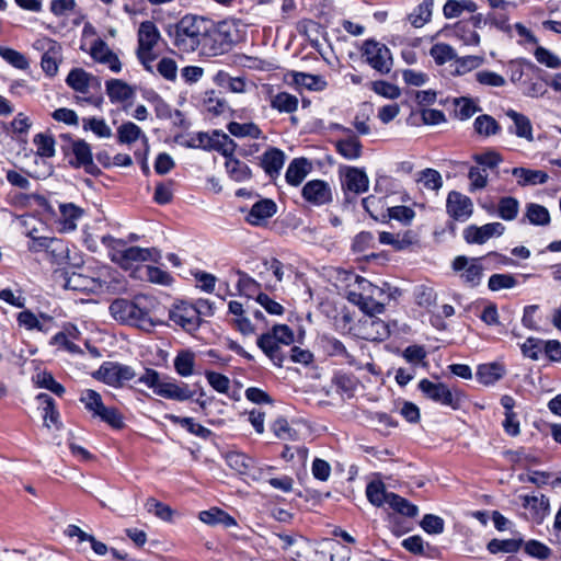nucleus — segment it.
Listing matches in <instances>:
<instances>
[{"label": "nucleus", "mask_w": 561, "mask_h": 561, "mask_svg": "<svg viewBox=\"0 0 561 561\" xmlns=\"http://www.w3.org/2000/svg\"><path fill=\"white\" fill-rule=\"evenodd\" d=\"M209 26L208 19L193 14L184 15L174 26V46L184 53L199 51Z\"/></svg>", "instance_id": "obj_1"}, {"label": "nucleus", "mask_w": 561, "mask_h": 561, "mask_svg": "<svg viewBox=\"0 0 561 561\" xmlns=\"http://www.w3.org/2000/svg\"><path fill=\"white\" fill-rule=\"evenodd\" d=\"M239 31L234 23L222 21L215 24L210 21L199 49L203 56H219L229 51L239 41Z\"/></svg>", "instance_id": "obj_2"}, {"label": "nucleus", "mask_w": 561, "mask_h": 561, "mask_svg": "<svg viewBox=\"0 0 561 561\" xmlns=\"http://www.w3.org/2000/svg\"><path fill=\"white\" fill-rule=\"evenodd\" d=\"M146 298L137 297L134 301L115 299L110 306L111 316L118 322L136 325L142 330H150L156 325L144 305Z\"/></svg>", "instance_id": "obj_3"}, {"label": "nucleus", "mask_w": 561, "mask_h": 561, "mask_svg": "<svg viewBox=\"0 0 561 561\" xmlns=\"http://www.w3.org/2000/svg\"><path fill=\"white\" fill-rule=\"evenodd\" d=\"M61 139V151L71 165L83 168L87 173L92 175L101 173L92 160L90 146L84 140H75L69 135H62Z\"/></svg>", "instance_id": "obj_4"}, {"label": "nucleus", "mask_w": 561, "mask_h": 561, "mask_svg": "<svg viewBox=\"0 0 561 561\" xmlns=\"http://www.w3.org/2000/svg\"><path fill=\"white\" fill-rule=\"evenodd\" d=\"M160 39V32L151 21H145L138 28L137 57L146 70L152 72L151 62L157 58L154 46Z\"/></svg>", "instance_id": "obj_5"}, {"label": "nucleus", "mask_w": 561, "mask_h": 561, "mask_svg": "<svg viewBox=\"0 0 561 561\" xmlns=\"http://www.w3.org/2000/svg\"><path fill=\"white\" fill-rule=\"evenodd\" d=\"M107 255L124 270H129L135 263L145 262L150 251L140 247H126L123 242L107 237Z\"/></svg>", "instance_id": "obj_6"}, {"label": "nucleus", "mask_w": 561, "mask_h": 561, "mask_svg": "<svg viewBox=\"0 0 561 561\" xmlns=\"http://www.w3.org/2000/svg\"><path fill=\"white\" fill-rule=\"evenodd\" d=\"M420 391L430 400L442 405L457 410L461 403V396L458 391H453L443 382H433L428 379H422L419 382Z\"/></svg>", "instance_id": "obj_7"}, {"label": "nucleus", "mask_w": 561, "mask_h": 561, "mask_svg": "<svg viewBox=\"0 0 561 561\" xmlns=\"http://www.w3.org/2000/svg\"><path fill=\"white\" fill-rule=\"evenodd\" d=\"M202 313L206 312L201 309H195V307L187 301H179L170 309L169 319L186 332H193L201 325Z\"/></svg>", "instance_id": "obj_8"}, {"label": "nucleus", "mask_w": 561, "mask_h": 561, "mask_svg": "<svg viewBox=\"0 0 561 561\" xmlns=\"http://www.w3.org/2000/svg\"><path fill=\"white\" fill-rule=\"evenodd\" d=\"M363 56L368 65L381 75L390 72L392 56L390 49L376 41H366L363 47Z\"/></svg>", "instance_id": "obj_9"}, {"label": "nucleus", "mask_w": 561, "mask_h": 561, "mask_svg": "<svg viewBox=\"0 0 561 561\" xmlns=\"http://www.w3.org/2000/svg\"><path fill=\"white\" fill-rule=\"evenodd\" d=\"M357 282L362 285V289L368 293L367 296L360 294L357 296V305L359 308L369 316L380 314L385 310L383 302L376 300L383 295V290L374 286L370 282L357 277Z\"/></svg>", "instance_id": "obj_10"}, {"label": "nucleus", "mask_w": 561, "mask_h": 561, "mask_svg": "<svg viewBox=\"0 0 561 561\" xmlns=\"http://www.w3.org/2000/svg\"><path fill=\"white\" fill-rule=\"evenodd\" d=\"M80 48L99 62H105V43L98 36L95 27L85 23L82 30Z\"/></svg>", "instance_id": "obj_11"}, {"label": "nucleus", "mask_w": 561, "mask_h": 561, "mask_svg": "<svg viewBox=\"0 0 561 561\" xmlns=\"http://www.w3.org/2000/svg\"><path fill=\"white\" fill-rule=\"evenodd\" d=\"M446 209L455 220L465 221L472 215L473 204L467 195L451 191L447 196Z\"/></svg>", "instance_id": "obj_12"}, {"label": "nucleus", "mask_w": 561, "mask_h": 561, "mask_svg": "<svg viewBox=\"0 0 561 561\" xmlns=\"http://www.w3.org/2000/svg\"><path fill=\"white\" fill-rule=\"evenodd\" d=\"M505 227L501 222H490L481 227L469 226L463 231V237L468 243L483 244L492 237H500L504 233Z\"/></svg>", "instance_id": "obj_13"}, {"label": "nucleus", "mask_w": 561, "mask_h": 561, "mask_svg": "<svg viewBox=\"0 0 561 561\" xmlns=\"http://www.w3.org/2000/svg\"><path fill=\"white\" fill-rule=\"evenodd\" d=\"M66 83L75 91L83 94L101 88V80L81 68L72 69L66 78Z\"/></svg>", "instance_id": "obj_14"}, {"label": "nucleus", "mask_w": 561, "mask_h": 561, "mask_svg": "<svg viewBox=\"0 0 561 561\" xmlns=\"http://www.w3.org/2000/svg\"><path fill=\"white\" fill-rule=\"evenodd\" d=\"M302 196L307 202L321 206L332 201V191L325 181L312 180L302 187Z\"/></svg>", "instance_id": "obj_15"}, {"label": "nucleus", "mask_w": 561, "mask_h": 561, "mask_svg": "<svg viewBox=\"0 0 561 561\" xmlns=\"http://www.w3.org/2000/svg\"><path fill=\"white\" fill-rule=\"evenodd\" d=\"M453 268L457 272L463 271L460 277L469 286L474 287L480 284L482 266L478 263L477 259H472L471 262H469L468 257L459 255L454 260Z\"/></svg>", "instance_id": "obj_16"}, {"label": "nucleus", "mask_w": 561, "mask_h": 561, "mask_svg": "<svg viewBox=\"0 0 561 561\" xmlns=\"http://www.w3.org/2000/svg\"><path fill=\"white\" fill-rule=\"evenodd\" d=\"M156 394L170 400L186 401L194 396V392L187 385H179L170 377L163 376Z\"/></svg>", "instance_id": "obj_17"}, {"label": "nucleus", "mask_w": 561, "mask_h": 561, "mask_svg": "<svg viewBox=\"0 0 561 561\" xmlns=\"http://www.w3.org/2000/svg\"><path fill=\"white\" fill-rule=\"evenodd\" d=\"M505 114L513 122V125L508 127V131L518 138H523L531 142L534 140V131L530 119L526 115L512 108L507 110Z\"/></svg>", "instance_id": "obj_18"}, {"label": "nucleus", "mask_w": 561, "mask_h": 561, "mask_svg": "<svg viewBox=\"0 0 561 561\" xmlns=\"http://www.w3.org/2000/svg\"><path fill=\"white\" fill-rule=\"evenodd\" d=\"M135 376L133 367L117 362H107V386L122 388Z\"/></svg>", "instance_id": "obj_19"}, {"label": "nucleus", "mask_w": 561, "mask_h": 561, "mask_svg": "<svg viewBox=\"0 0 561 561\" xmlns=\"http://www.w3.org/2000/svg\"><path fill=\"white\" fill-rule=\"evenodd\" d=\"M226 462L229 468L237 473L252 479L256 478L254 461L248 455L239 451H230L226 455Z\"/></svg>", "instance_id": "obj_20"}, {"label": "nucleus", "mask_w": 561, "mask_h": 561, "mask_svg": "<svg viewBox=\"0 0 561 561\" xmlns=\"http://www.w3.org/2000/svg\"><path fill=\"white\" fill-rule=\"evenodd\" d=\"M505 373L506 369L503 364L493 362L479 365L476 373V377L479 382L485 386H491L494 385L500 379H502Z\"/></svg>", "instance_id": "obj_21"}, {"label": "nucleus", "mask_w": 561, "mask_h": 561, "mask_svg": "<svg viewBox=\"0 0 561 561\" xmlns=\"http://www.w3.org/2000/svg\"><path fill=\"white\" fill-rule=\"evenodd\" d=\"M368 176L363 170L354 167H348L346 169L343 185L348 191L360 194L368 190Z\"/></svg>", "instance_id": "obj_22"}, {"label": "nucleus", "mask_w": 561, "mask_h": 561, "mask_svg": "<svg viewBox=\"0 0 561 561\" xmlns=\"http://www.w3.org/2000/svg\"><path fill=\"white\" fill-rule=\"evenodd\" d=\"M478 4L473 0H447L443 5V15L451 20L460 18L463 13H474Z\"/></svg>", "instance_id": "obj_23"}, {"label": "nucleus", "mask_w": 561, "mask_h": 561, "mask_svg": "<svg viewBox=\"0 0 561 561\" xmlns=\"http://www.w3.org/2000/svg\"><path fill=\"white\" fill-rule=\"evenodd\" d=\"M285 154L277 148L265 151L262 156V168L271 176H277L284 165Z\"/></svg>", "instance_id": "obj_24"}, {"label": "nucleus", "mask_w": 561, "mask_h": 561, "mask_svg": "<svg viewBox=\"0 0 561 561\" xmlns=\"http://www.w3.org/2000/svg\"><path fill=\"white\" fill-rule=\"evenodd\" d=\"M276 213V205L271 199H263L255 203L247 219L251 225H260L261 221L272 217Z\"/></svg>", "instance_id": "obj_25"}, {"label": "nucleus", "mask_w": 561, "mask_h": 561, "mask_svg": "<svg viewBox=\"0 0 561 561\" xmlns=\"http://www.w3.org/2000/svg\"><path fill=\"white\" fill-rule=\"evenodd\" d=\"M199 519L204 524L210 526L222 525L225 528H230L237 525V522L233 517L217 507H213L208 511H202L199 513Z\"/></svg>", "instance_id": "obj_26"}, {"label": "nucleus", "mask_w": 561, "mask_h": 561, "mask_svg": "<svg viewBox=\"0 0 561 561\" xmlns=\"http://www.w3.org/2000/svg\"><path fill=\"white\" fill-rule=\"evenodd\" d=\"M512 174L517 178V183L520 186L543 184L549 178L543 171L526 168H514Z\"/></svg>", "instance_id": "obj_27"}, {"label": "nucleus", "mask_w": 561, "mask_h": 561, "mask_svg": "<svg viewBox=\"0 0 561 561\" xmlns=\"http://www.w3.org/2000/svg\"><path fill=\"white\" fill-rule=\"evenodd\" d=\"M309 172V162L305 158L294 159L286 171L285 178L288 184L298 186Z\"/></svg>", "instance_id": "obj_28"}, {"label": "nucleus", "mask_w": 561, "mask_h": 561, "mask_svg": "<svg viewBox=\"0 0 561 561\" xmlns=\"http://www.w3.org/2000/svg\"><path fill=\"white\" fill-rule=\"evenodd\" d=\"M107 95L112 102L124 103L134 98L135 90L126 82L114 79L107 81Z\"/></svg>", "instance_id": "obj_29"}, {"label": "nucleus", "mask_w": 561, "mask_h": 561, "mask_svg": "<svg viewBox=\"0 0 561 561\" xmlns=\"http://www.w3.org/2000/svg\"><path fill=\"white\" fill-rule=\"evenodd\" d=\"M434 0H423L414 10L408 15L410 24L416 28L423 27L427 24L433 14Z\"/></svg>", "instance_id": "obj_30"}, {"label": "nucleus", "mask_w": 561, "mask_h": 561, "mask_svg": "<svg viewBox=\"0 0 561 561\" xmlns=\"http://www.w3.org/2000/svg\"><path fill=\"white\" fill-rule=\"evenodd\" d=\"M80 400L84 408L92 413V416H99L102 421H105V405L99 392L87 389L82 391Z\"/></svg>", "instance_id": "obj_31"}, {"label": "nucleus", "mask_w": 561, "mask_h": 561, "mask_svg": "<svg viewBox=\"0 0 561 561\" xmlns=\"http://www.w3.org/2000/svg\"><path fill=\"white\" fill-rule=\"evenodd\" d=\"M140 138L142 139L145 145L148 144V138L146 137L141 128L133 122L123 123L117 128V139L121 144L130 145Z\"/></svg>", "instance_id": "obj_32"}, {"label": "nucleus", "mask_w": 561, "mask_h": 561, "mask_svg": "<svg viewBox=\"0 0 561 561\" xmlns=\"http://www.w3.org/2000/svg\"><path fill=\"white\" fill-rule=\"evenodd\" d=\"M257 346L270 357V359L277 366H282L284 355L280 345L274 340L272 335L262 334L257 339Z\"/></svg>", "instance_id": "obj_33"}, {"label": "nucleus", "mask_w": 561, "mask_h": 561, "mask_svg": "<svg viewBox=\"0 0 561 561\" xmlns=\"http://www.w3.org/2000/svg\"><path fill=\"white\" fill-rule=\"evenodd\" d=\"M525 218L535 226H547L550 224L549 210L539 204L529 203L526 205Z\"/></svg>", "instance_id": "obj_34"}, {"label": "nucleus", "mask_w": 561, "mask_h": 561, "mask_svg": "<svg viewBox=\"0 0 561 561\" xmlns=\"http://www.w3.org/2000/svg\"><path fill=\"white\" fill-rule=\"evenodd\" d=\"M522 538H511V539H492L488 543V550L492 554H496L500 552L503 553H514L517 552L522 545H523Z\"/></svg>", "instance_id": "obj_35"}, {"label": "nucleus", "mask_w": 561, "mask_h": 561, "mask_svg": "<svg viewBox=\"0 0 561 561\" xmlns=\"http://www.w3.org/2000/svg\"><path fill=\"white\" fill-rule=\"evenodd\" d=\"M379 242L396 250H403L413 243V237L409 231L403 234L382 231L379 233Z\"/></svg>", "instance_id": "obj_36"}, {"label": "nucleus", "mask_w": 561, "mask_h": 561, "mask_svg": "<svg viewBox=\"0 0 561 561\" xmlns=\"http://www.w3.org/2000/svg\"><path fill=\"white\" fill-rule=\"evenodd\" d=\"M523 506L535 512L536 516L542 519L549 513V499L545 495L523 496Z\"/></svg>", "instance_id": "obj_37"}, {"label": "nucleus", "mask_w": 561, "mask_h": 561, "mask_svg": "<svg viewBox=\"0 0 561 561\" xmlns=\"http://www.w3.org/2000/svg\"><path fill=\"white\" fill-rule=\"evenodd\" d=\"M37 400L45 404L43 415L45 426L50 427V424H54L58 428L59 412L56 409L54 399L47 393H39Z\"/></svg>", "instance_id": "obj_38"}, {"label": "nucleus", "mask_w": 561, "mask_h": 561, "mask_svg": "<svg viewBox=\"0 0 561 561\" xmlns=\"http://www.w3.org/2000/svg\"><path fill=\"white\" fill-rule=\"evenodd\" d=\"M390 493L386 491L385 484L380 481H373L366 488L367 499L375 506L388 504Z\"/></svg>", "instance_id": "obj_39"}, {"label": "nucleus", "mask_w": 561, "mask_h": 561, "mask_svg": "<svg viewBox=\"0 0 561 561\" xmlns=\"http://www.w3.org/2000/svg\"><path fill=\"white\" fill-rule=\"evenodd\" d=\"M225 165L228 174L233 181L243 182L249 180L251 176V171L247 163L236 158H228Z\"/></svg>", "instance_id": "obj_40"}, {"label": "nucleus", "mask_w": 561, "mask_h": 561, "mask_svg": "<svg viewBox=\"0 0 561 561\" xmlns=\"http://www.w3.org/2000/svg\"><path fill=\"white\" fill-rule=\"evenodd\" d=\"M337 152L348 160L359 158L362 151V145L355 136H351L346 139L339 140L336 142Z\"/></svg>", "instance_id": "obj_41"}, {"label": "nucleus", "mask_w": 561, "mask_h": 561, "mask_svg": "<svg viewBox=\"0 0 561 561\" xmlns=\"http://www.w3.org/2000/svg\"><path fill=\"white\" fill-rule=\"evenodd\" d=\"M388 505L393 511L408 517H415L419 514L416 505L410 503L408 500L396 493H390V496L388 497Z\"/></svg>", "instance_id": "obj_42"}, {"label": "nucleus", "mask_w": 561, "mask_h": 561, "mask_svg": "<svg viewBox=\"0 0 561 561\" xmlns=\"http://www.w3.org/2000/svg\"><path fill=\"white\" fill-rule=\"evenodd\" d=\"M294 82L297 85L307 88L308 90L322 91L327 87V81L321 76L296 72L294 73Z\"/></svg>", "instance_id": "obj_43"}, {"label": "nucleus", "mask_w": 561, "mask_h": 561, "mask_svg": "<svg viewBox=\"0 0 561 561\" xmlns=\"http://www.w3.org/2000/svg\"><path fill=\"white\" fill-rule=\"evenodd\" d=\"M30 250L41 251L46 250L50 251L55 256L56 253L61 255L65 252V247L61 240L55 238L41 237L33 240V244L30 247Z\"/></svg>", "instance_id": "obj_44"}, {"label": "nucleus", "mask_w": 561, "mask_h": 561, "mask_svg": "<svg viewBox=\"0 0 561 561\" xmlns=\"http://www.w3.org/2000/svg\"><path fill=\"white\" fill-rule=\"evenodd\" d=\"M59 209L64 229L70 231L75 230L77 227L76 220L81 217L82 210L72 203L61 204Z\"/></svg>", "instance_id": "obj_45"}, {"label": "nucleus", "mask_w": 561, "mask_h": 561, "mask_svg": "<svg viewBox=\"0 0 561 561\" xmlns=\"http://www.w3.org/2000/svg\"><path fill=\"white\" fill-rule=\"evenodd\" d=\"M474 130L482 136L489 137L496 135L501 127L499 123L490 115L483 114L474 119Z\"/></svg>", "instance_id": "obj_46"}, {"label": "nucleus", "mask_w": 561, "mask_h": 561, "mask_svg": "<svg viewBox=\"0 0 561 561\" xmlns=\"http://www.w3.org/2000/svg\"><path fill=\"white\" fill-rule=\"evenodd\" d=\"M271 106L279 112L293 113L298 107V100L289 93L280 92L272 99Z\"/></svg>", "instance_id": "obj_47"}, {"label": "nucleus", "mask_w": 561, "mask_h": 561, "mask_svg": "<svg viewBox=\"0 0 561 561\" xmlns=\"http://www.w3.org/2000/svg\"><path fill=\"white\" fill-rule=\"evenodd\" d=\"M145 507L149 513L154 514L159 519L164 522H171L175 515V511H173L169 505L153 497L147 500Z\"/></svg>", "instance_id": "obj_48"}, {"label": "nucleus", "mask_w": 561, "mask_h": 561, "mask_svg": "<svg viewBox=\"0 0 561 561\" xmlns=\"http://www.w3.org/2000/svg\"><path fill=\"white\" fill-rule=\"evenodd\" d=\"M61 60V47L44 53L41 59V66L43 71L49 76L54 77L59 67V61Z\"/></svg>", "instance_id": "obj_49"}, {"label": "nucleus", "mask_w": 561, "mask_h": 561, "mask_svg": "<svg viewBox=\"0 0 561 561\" xmlns=\"http://www.w3.org/2000/svg\"><path fill=\"white\" fill-rule=\"evenodd\" d=\"M195 357L192 352L185 351L178 354L174 359V368L182 377L191 376L194 371Z\"/></svg>", "instance_id": "obj_50"}, {"label": "nucleus", "mask_w": 561, "mask_h": 561, "mask_svg": "<svg viewBox=\"0 0 561 561\" xmlns=\"http://www.w3.org/2000/svg\"><path fill=\"white\" fill-rule=\"evenodd\" d=\"M455 35L467 46H478L481 37L477 31L470 28L466 23H457L454 27Z\"/></svg>", "instance_id": "obj_51"}, {"label": "nucleus", "mask_w": 561, "mask_h": 561, "mask_svg": "<svg viewBox=\"0 0 561 561\" xmlns=\"http://www.w3.org/2000/svg\"><path fill=\"white\" fill-rule=\"evenodd\" d=\"M0 57L20 70H25L30 66L27 58L22 53L13 48L0 46Z\"/></svg>", "instance_id": "obj_52"}, {"label": "nucleus", "mask_w": 561, "mask_h": 561, "mask_svg": "<svg viewBox=\"0 0 561 561\" xmlns=\"http://www.w3.org/2000/svg\"><path fill=\"white\" fill-rule=\"evenodd\" d=\"M430 55L436 64L444 65L457 57L455 49L445 43H437L430 49Z\"/></svg>", "instance_id": "obj_53"}, {"label": "nucleus", "mask_w": 561, "mask_h": 561, "mask_svg": "<svg viewBox=\"0 0 561 561\" xmlns=\"http://www.w3.org/2000/svg\"><path fill=\"white\" fill-rule=\"evenodd\" d=\"M519 203L515 197H502L499 202V216L504 220H514L518 215Z\"/></svg>", "instance_id": "obj_54"}, {"label": "nucleus", "mask_w": 561, "mask_h": 561, "mask_svg": "<svg viewBox=\"0 0 561 561\" xmlns=\"http://www.w3.org/2000/svg\"><path fill=\"white\" fill-rule=\"evenodd\" d=\"M228 130L236 137L249 136L251 138L257 139L261 136V129L253 123L240 124L237 122H231L228 125Z\"/></svg>", "instance_id": "obj_55"}, {"label": "nucleus", "mask_w": 561, "mask_h": 561, "mask_svg": "<svg viewBox=\"0 0 561 561\" xmlns=\"http://www.w3.org/2000/svg\"><path fill=\"white\" fill-rule=\"evenodd\" d=\"M417 182L426 190L438 191L443 186V179L438 171L425 169L420 173Z\"/></svg>", "instance_id": "obj_56"}, {"label": "nucleus", "mask_w": 561, "mask_h": 561, "mask_svg": "<svg viewBox=\"0 0 561 561\" xmlns=\"http://www.w3.org/2000/svg\"><path fill=\"white\" fill-rule=\"evenodd\" d=\"M370 88L378 95L389 100H397L401 95V90L398 85L383 80L371 82Z\"/></svg>", "instance_id": "obj_57"}, {"label": "nucleus", "mask_w": 561, "mask_h": 561, "mask_svg": "<svg viewBox=\"0 0 561 561\" xmlns=\"http://www.w3.org/2000/svg\"><path fill=\"white\" fill-rule=\"evenodd\" d=\"M203 105L206 112L213 115H220L226 110V102L215 91L206 92Z\"/></svg>", "instance_id": "obj_58"}, {"label": "nucleus", "mask_w": 561, "mask_h": 561, "mask_svg": "<svg viewBox=\"0 0 561 561\" xmlns=\"http://www.w3.org/2000/svg\"><path fill=\"white\" fill-rule=\"evenodd\" d=\"M456 68L454 72L456 75H465L473 69L479 68L483 62L484 58L480 56H465V57H456Z\"/></svg>", "instance_id": "obj_59"}, {"label": "nucleus", "mask_w": 561, "mask_h": 561, "mask_svg": "<svg viewBox=\"0 0 561 561\" xmlns=\"http://www.w3.org/2000/svg\"><path fill=\"white\" fill-rule=\"evenodd\" d=\"M36 152L44 158H50L55 154V140L51 136L37 134L34 137Z\"/></svg>", "instance_id": "obj_60"}, {"label": "nucleus", "mask_w": 561, "mask_h": 561, "mask_svg": "<svg viewBox=\"0 0 561 561\" xmlns=\"http://www.w3.org/2000/svg\"><path fill=\"white\" fill-rule=\"evenodd\" d=\"M474 77L477 82L485 87L500 88L506 84V80L503 76L491 70L478 71Z\"/></svg>", "instance_id": "obj_61"}, {"label": "nucleus", "mask_w": 561, "mask_h": 561, "mask_svg": "<svg viewBox=\"0 0 561 561\" xmlns=\"http://www.w3.org/2000/svg\"><path fill=\"white\" fill-rule=\"evenodd\" d=\"M478 106L471 99L459 98L455 100V114L460 119H468L478 112Z\"/></svg>", "instance_id": "obj_62"}, {"label": "nucleus", "mask_w": 561, "mask_h": 561, "mask_svg": "<svg viewBox=\"0 0 561 561\" xmlns=\"http://www.w3.org/2000/svg\"><path fill=\"white\" fill-rule=\"evenodd\" d=\"M516 278L511 274H493L489 278L488 286L492 291L515 287Z\"/></svg>", "instance_id": "obj_63"}, {"label": "nucleus", "mask_w": 561, "mask_h": 561, "mask_svg": "<svg viewBox=\"0 0 561 561\" xmlns=\"http://www.w3.org/2000/svg\"><path fill=\"white\" fill-rule=\"evenodd\" d=\"M271 428L275 436L282 440L290 442L297 438L296 431L293 430L288 422L283 417L275 420Z\"/></svg>", "instance_id": "obj_64"}]
</instances>
